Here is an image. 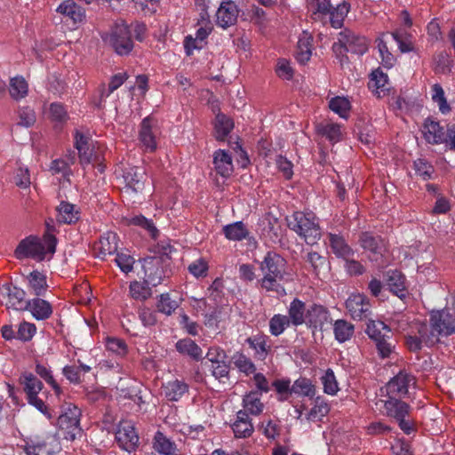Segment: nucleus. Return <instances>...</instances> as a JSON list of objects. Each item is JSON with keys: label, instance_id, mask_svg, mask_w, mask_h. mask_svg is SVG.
I'll list each match as a JSON object with an SVG mask.
<instances>
[{"label": "nucleus", "instance_id": "1", "mask_svg": "<svg viewBox=\"0 0 455 455\" xmlns=\"http://www.w3.org/2000/svg\"><path fill=\"white\" fill-rule=\"evenodd\" d=\"M262 277L259 283L267 291H275L278 295L285 294L283 283L291 280L287 272L286 260L278 253L268 251L259 263Z\"/></svg>", "mask_w": 455, "mask_h": 455}, {"label": "nucleus", "instance_id": "2", "mask_svg": "<svg viewBox=\"0 0 455 455\" xmlns=\"http://www.w3.org/2000/svg\"><path fill=\"white\" fill-rule=\"evenodd\" d=\"M287 221L288 227L307 244L313 245L321 238L318 220L313 212H295Z\"/></svg>", "mask_w": 455, "mask_h": 455}, {"label": "nucleus", "instance_id": "3", "mask_svg": "<svg viewBox=\"0 0 455 455\" xmlns=\"http://www.w3.org/2000/svg\"><path fill=\"white\" fill-rule=\"evenodd\" d=\"M56 248V238L52 234L44 236V242L37 237L29 236L23 239L15 250V256L19 259L31 258L42 261L45 254L54 253Z\"/></svg>", "mask_w": 455, "mask_h": 455}, {"label": "nucleus", "instance_id": "4", "mask_svg": "<svg viewBox=\"0 0 455 455\" xmlns=\"http://www.w3.org/2000/svg\"><path fill=\"white\" fill-rule=\"evenodd\" d=\"M163 249L162 255L147 257L141 261L145 282L153 286L161 283L164 277V267L169 263L168 254L172 251V248L167 245Z\"/></svg>", "mask_w": 455, "mask_h": 455}, {"label": "nucleus", "instance_id": "5", "mask_svg": "<svg viewBox=\"0 0 455 455\" xmlns=\"http://www.w3.org/2000/svg\"><path fill=\"white\" fill-rule=\"evenodd\" d=\"M385 414L387 417L394 418L400 428L407 435L414 430L413 420L410 417V406L397 399V397H390L384 402Z\"/></svg>", "mask_w": 455, "mask_h": 455}, {"label": "nucleus", "instance_id": "6", "mask_svg": "<svg viewBox=\"0 0 455 455\" xmlns=\"http://www.w3.org/2000/svg\"><path fill=\"white\" fill-rule=\"evenodd\" d=\"M196 6L203 12L201 14L202 26L197 29L195 38L187 37L186 48L188 53H190V49H200L203 46L204 39L210 35L212 29V26L209 20L208 11L211 7H215L211 0H196Z\"/></svg>", "mask_w": 455, "mask_h": 455}, {"label": "nucleus", "instance_id": "7", "mask_svg": "<svg viewBox=\"0 0 455 455\" xmlns=\"http://www.w3.org/2000/svg\"><path fill=\"white\" fill-rule=\"evenodd\" d=\"M75 146L79 153L82 164H98L100 172L104 171L101 165V150L95 148L92 140L83 133L76 132L75 135Z\"/></svg>", "mask_w": 455, "mask_h": 455}, {"label": "nucleus", "instance_id": "8", "mask_svg": "<svg viewBox=\"0 0 455 455\" xmlns=\"http://www.w3.org/2000/svg\"><path fill=\"white\" fill-rule=\"evenodd\" d=\"M205 358V365L211 371L212 375L224 382V379L228 378L229 373V365L227 363L228 356L225 350L217 346L211 347Z\"/></svg>", "mask_w": 455, "mask_h": 455}, {"label": "nucleus", "instance_id": "9", "mask_svg": "<svg viewBox=\"0 0 455 455\" xmlns=\"http://www.w3.org/2000/svg\"><path fill=\"white\" fill-rule=\"evenodd\" d=\"M412 328L416 333L408 335L406 338V346L411 351L420 350L423 344L430 347L438 342L437 336L433 331H429V326L427 323H415Z\"/></svg>", "mask_w": 455, "mask_h": 455}, {"label": "nucleus", "instance_id": "10", "mask_svg": "<svg viewBox=\"0 0 455 455\" xmlns=\"http://www.w3.org/2000/svg\"><path fill=\"white\" fill-rule=\"evenodd\" d=\"M430 327L439 339V336L455 333V314L449 310L433 312L430 316Z\"/></svg>", "mask_w": 455, "mask_h": 455}, {"label": "nucleus", "instance_id": "11", "mask_svg": "<svg viewBox=\"0 0 455 455\" xmlns=\"http://www.w3.org/2000/svg\"><path fill=\"white\" fill-rule=\"evenodd\" d=\"M21 288L5 283L0 287V304L14 310H25L28 300Z\"/></svg>", "mask_w": 455, "mask_h": 455}, {"label": "nucleus", "instance_id": "12", "mask_svg": "<svg viewBox=\"0 0 455 455\" xmlns=\"http://www.w3.org/2000/svg\"><path fill=\"white\" fill-rule=\"evenodd\" d=\"M416 379L414 376L405 371H401L386 386L387 393L390 397H403L414 388Z\"/></svg>", "mask_w": 455, "mask_h": 455}, {"label": "nucleus", "instance_id": "13", "mask_svg": "<svg viewBox=\"0 0 455 455\" xmlns=\"http://www.w3.org/2000/svg\"><path fill=\"white\" fill-rule=\"evenodd\" d=\"M81 411L78 407L68 404L65 411L58 419L59 427L67 432V438L75 439L81 433Z\"/></svg>", "mask_w": 455, "mask_h": 455}, {"label": "nucleus", "instance_id": "14", "mask_svg": "<svg viewBox=\"0 0 455 455\" xmlns=\"http://www.w3.org/2000/svg\"><path fill=\"white\" fill-rule=\"evenodd\" d=\"M116 439L119 446L126 451H132L139 443V435L134 423L131 420H122L117 426Z\"/></svg>", "mask_w": 455, "mask_h": 455}, {"label": "nucleus", "instance_id": "15", "mask_svg": "<svg viewBox=\"0 0 455 455\" xmlns=\"http://www.w3.org/2000/svg\"><path fill=\"white\" fill-rule=\"evenodd\" d=\"M158 129L156 122L151 117L142 120L139 132V140L146 151L153 152L157 147L156 136Z\"/></svg>", "mask_w": 455, "mask_h": 455}, {"label": "nucleus", "instance_id": "16", "mask_svg": "<svg viewBox=\"0 0 455 455\" xmlns=\"http://www.w3.org/2000/svg\"><path fill=\"white\" fill-rule=\"evenodd\" d=\"M346 308L354 320H362L370 313L371 305L365 295L354 293L347 299Z\"/></svg>", "mask_w": 455, "mask_h": 455}, {"label": "nucleus", "instance_id": "17", "mask_svg": "<svg viewBox=\"0 0 455 455\" xmlns=\"http://www.w3.org/2000/svg\"><path fill=\"white\" fill-rule=\"evenodd\" d=\"M145 171L140 167H129L124 172V193L132 196L144 189Z\"/></svg>", "mask_w": 455, "mask_h": 455}, {"label": "nucleus", "instance_id": "18", "mask_svg": "<svg viewBox=\"0 0 455 455\" xmlns=\"http://www.w3.org/2000/svg\"><path fill=\"white\" fill-rule=\"evenodd\" d=\"M111 44L119 55L128 54L133 44L131 39V33L127 26L118 25L111 35Z\"/></svg>", "mask_w": 455, "mask_h": 455}, {"label": "nucleus", "instance_id": "19", "mask_svg": "<svg viewBox=\"0 0 455 455\" xmlns=\"http://www.w3.org/2000/svg\"><path fill=\"white\" fill-rule=\"evenodd\" d=\"M53 442H55V438L51 435L36 436L26 442L24 451L27 455H52Z\"/></svg>", "mask_w": 455, "mask_h": 455}, {"label": "nucleus", "instance_id": "20", "mask_svg": "<svg viewBox=\"0 0 455 455\" xmlns=\"http://www.w3.org/2000/svg\"><path fill=\"white\" fill-rule=\"evenodd\" d=\"M238 16V9L231 0H223L216 12V23L222 28L235 25Z\"/></svg>", "mask_w": 455, "mask_h": 455}, {"label": "nucleus", "instance_id": "21", "mask_svg": "<svg viewBox=\"0 0 455 455\" xmlns=\"http://www.w3.org/2000/svg\"><path fill=\"white\" fill-rule=\"evenodd\" d=\"M361 246L369 251V259L372 261H379L385 251V243L379 237H375L370 233H362L359 237Z\"/></svg>", "mask_w": 455, "mask_h": 455}, {"label": "nucleus", "instance_id": "22", "mask_svg": "<svg viewBox=\"0 0 455 455\" xmlns=\"http://www.w3.org/2000/svg\"><path fill=\"white\" fill-rule=\"evenodd\" d=\"M339 42L345 48L347 52L362 55L368 48L367 40L365 37L357 36L353 32L345 30L339 33Z\"/></svg>", "mask_w": 455, "mask_h": 455}, {"label": "nucleus", "instance_id": "23", "mask_svg": "<svg viewBox=\"0 0 455 455\" xmlns=\"http://www.w3.org/2000/svg\"><path fill=\"white\" fill-rule=\"evenodd\" d=\"M329 323H331V316L326 307L316 304L308 307L305 324L313 329L323 330L324 325Z\"/></svg>", "mask_w": 455, "mask_h": 455}, {"label": "nucleus", "instance_id": "24", "mask_svg": "<svg viewBox=\"0 0 455 455\" xmlns=\"http://www.w3.org/2000/svg\"><path fill=\"white\" fill-rule=\"evenodd\" d=\"M421 132L429 144L437 145L443 142L445 132L440 124L434 119L427 118L424 121Z\"/></svg>", "mask_w": 455, "mask_h": 455}, {"label": "nucleus", "instance_id": "25", "mask_svg": "<svg viewBox=\"0 0 455 455\" xmlns=\"http://www.w3.org/2000/svg\"><path fill=\"white\" fill-rule=\"evenodd\" d=\"M59 13L70 20L74 25L82 23L85 19L84 10L73 0L62 2L56 10Z\"/></svg>", "mask_w": 455, "mask_h": 455}, {"label": "nucleus", "instance_id": "26", "mask_svg": "<svg viewBox=\"0 0 455 455\" xmlns=\"http://www.w3.org/2000/svg\"><path fill=\"white\" fill-rule=\"evenodd\" d=\"M213 164L218 174L222 177H229L233 171V162L230 154L223 149H219L214 152Z\"/></svg>", "mask_w": 455, "mask_h": 455}, {"label": "nucleus", "instance_id": "27", "mask_svg": "<svg viewBox=\"0 0 455 455\" xmlns=\"http://www.w3.org/2000/svg\"><path fill=\"white\" fill-rule=\"evenodd\" d=\"M368 85L377 97L385 96L389 89L387 75L379 68L372 71Z\"/></svg>", "mask_w": 455, "mask_h": 455}, {"label": "nucleus", "instance_id": "28", "mask_svg": "<svg viewBox=\"0 0 455 455\" xmlns=\"http://www.w3.org/2000/svg\"><path fill=\"white\" fill-rule=\"evenodd\" d=\"M26 310H28L36 320L48 319L52 314L51 304L43 299L28 300Z\"/></svg>", "mask_w": 455, "mask_h": 455}, {"label": "nucleus", "instance_id": "29", "mask_svg": "<svg viewBox=\"0 0 455 455\" xmlns=\"http://www.w3.org/2000/svg\"><path fill=\"white\" fill-rule=\"evenodd\" d=\"M28 289L30 293L44 296L48 289L46 275L38 270L30 272L27 276Z\"/></svg>", "mask_w": 455, "mask_h": 455}, {"label": "nucleus", "instance_id": "30", "mask_svg": "<svg viewBox=\"0 0 455 455\" xmlns=\"http://www.w3.org/2000/svg\"><path fill=\"white\" fill-rule=\"evenodd\" d=\"M235 436L237 438H246L251 435L254 431L252 423L245 411H239L236 419L232 426Z\"/></svg>", "mask_w": 455, "mask_h": 455}, {"label": "nucleus", "instance_id": "31", "mask_svg": "<svg viewBox=\"0 0 455 455\" xmlns=\"http://www.w3.org/2000/svg\"><path fill=\"white\" fill-rule=\"evenodd\" d=\"M308 307L299 299H294L288 307V318L293 326H299L307 322Z\"/></svg>", "mask_w": 455, "mask_h": 455}, {"label": "nucleus", "instance_id": "32", "mask_svg": "<svg viewBox=\"0 0 455 455\" xmlns=\"http://www.w3.org/2000/svg\"><path fill=\"white\" fill-rule=\"evenodd\" d=\"M188 391V386L179 379L167 382L163 386V394L169 401L177 402Z\"/></svg>", "mask_w": 455, "mask_h": 455}, {"label": "nucleus", "instance_id": "33", "mask_svg": "<svg viewBox=\"0 0 455 455\" xmlns=\"http://www.w3.org/2000/svg\"><path fill=\"white\" fill-rule=\"evenodd\" d=\"M118 248V236L114 232H108L102 235L97 245V250L100 257L111 255L116 252Z\"/></svg>", "mask_w": 455, "mask_h": 455}, {"label": "nucleus", "instance_id": "34", "mask_svg": "<svg viewBox=\"0 0 455 455\" xmlns=\"http://www.w3.org/2000/svg\"><path fill=\"white\" fill-rule=\"evenodd\" d=\"M329 242L333 253L345 259L353 258L354 251L348 244L346 243L344 239L337 235L330 234Z\"/></svg>", "mask_w": 455, "mask_h": 455}, {"label": "nucleus", "instance_id": "35", "mask_svg": "<svg viewBox=\"0 0 455 455\" xmlns=\"http://www.w3.org/2000/svg\"><path fill=\"white\" fill-rule=\"evenodd\" d=\"M349 10L350 4L346 1L341 2L335 8L331 6L328 14L331 25L334 28H340L343 26L345 18L347 16Z\"/></svg>", "mask_w": 455, "mask_h": 455}, {"label": "nucleus", "instance_id": "36", "mask_svg": "<svg viewBox=\"0 0 455 455\" xmlns=\"http://www.w3.org/2000/svg\"><path fill=\"white\" fill-rule=\"evenodd\" d=\"M153 446L162 455H172L176 451L175 443L160 431L155 434Z\"/></svg>", "mask_w": 455, "mask_h": 455}, {"label": "nucleus", "instance_id": "37", "mask_svg": "<svg viewBox=\"0 0 455 455\" xmlns=\"http://www.w3.org/2000/svg\"><path fill=\"white\" fill-rule=\"evenodd\" d=\"M9 93L15 100H21L28 95V84L23 76H16L10 79Z\"/></svg>", "mask_w": 455, "mask_h": 455}, {"label": "nucleus", "instance_id": "38", "mask_svg": "<svg viewBox=\"0 0 455 455\" xmlns=\"http://www.w3.org/2000/svg\"><path fill=\"white\" fill-rule=\"evenodd\" d=\"M333 332L337 341L339 343L349 340L355 332V326L351 323L339 319L333 324Z\"/></svg>", "mask_w": 455, "mask_h": 455}, {"label": "nucleus", "instance_id": "39", "mask_svg": "<svg viewBox=\"0 0 455 455\" xmlns=\"http://www.w3.org/2000/svg\"><path fill=\"white\" fill-rule=\"evenodd\" d=\"M175 347L178 352L182 355H187L195 360H200L203 356L201 347L190 339H183L179 340Z\"/></svg>", "mask_w": 455, "mask_h": 455}, {"label": "nucleus", "instance_id": "40", "mask_svg": "<svg viewBox=\"0 0 455 455\" xmlns=\"http://www.w3.org/2000/svg\"><path fill=\"white\" fill-rule=\"evenodd\" d=\"M20 379L27 398L38 395L43 388V383L31 372L22 373Z\"/></svg>", "mask_w": 455, "mask_h": 455}, {"label": "nucleus", "instance_id": "41", "mask_svg": "<svg viewBox=\"0 0 455 455\" xmlns=\"http://www.w3.org/2000/svg\"><path fill=\"white\" fill-rule=\"evenodd\" d=\"M316 130L320 134L325 136L331 142H338L342 138L341 127L330 121L319 123L316 125Z\"/></svg>", "mask_w": 455, "mask_h": 455}, {"label": "nucleus", "instance_id": "42", "mask_svg": "<svg viewBox=\"0 0 455 455\" xmlns=\"http://www.w3.org/2000/svg\"><path fill=\"white\" fill-rule=\"evenodd\" d=\"M234 127L233 121L223 114H218L214 123L215 137L219 140H224Z\"/></svg>", "mask_w": 455, "mask_h": 455}, {"label": "nucleus", "instance_id": "43", "mask_svg": "<svg viewBox=\"0 0 455 455\" xmlns=\"http://www.w3.org/2000/svg\"><path fill=\"white\" fill-rule=\"evenodd\" d=\"M223 233L228 240L241 241L247 237L249 231L242 221L224 226Z\"/></svg>", "mask_w": 455, "mask_h": 455}, {"label": "nucleus", "instance_id": "44", "mask_svg": "<svg viewBox=\"0 0 455 455\" xmlns=\"http://www.w3.org/2000/svg\"><path fill=\"white\" fill-rule=\"evenodd\" d=\"M57 218L60 222L71 224L78 220L79 212L76 209V205L61 202L58 207Z\"/></svg>", "mask_w": 455, "mask_h": 455}, {"label": "nucleus", "instance_id": "45", "mask_svg": "<svg viewBox=\"0 0 455 455\" xmlns=\"http://www.w3.org/2000/svg\"><path fill=\"white\" fill-rule=\"evenodd\" d=\"M330 411L329 404L321 397H317L315 404L307 415V419L312 422L321 421Z\"/></svg>", "mask_w": 455, "mask_h": 455}, {"label": "nucleus", "instance_id": "46", "mask_svg": "<svg viewBox=\"0 0 455 455\" xmlns=\"http://www.w3.org/2000/svg\"><path fill=\"white\" fill-rule=\"evenodd\" d=\"M251 347L255 350L256 355L260 360H265L270 346L268 345V338L264 335H256L248 339Z\"/></svg>", "mask_w": 455, "mask_h": 455}, {"label": "nucleus", "instance_id": "47", "mask_svg": "<svg viewBox=\"0 0 455 455\" xmlns=\"http://www.w3.org/2000/svg\"><path fill=\"white\" fill-rule=\"evenodd\" d=\"M311 53V36L304 32L298 41L297 60L300 63H305L310 59Z\"/></svg>", "mask_w": 455, "mask_h": 455}, {"label": "nucleus", "instance_id": "48", "mask_svg": "<svg viewBox=\"0 0 455 455\" xmlns=\"http://www.w3.org/2000/svg\"><path fill=\"white\" fill-rule=\"evenodd\" d=\"M329 108L341 118L347 119L349 116L351 104L347 98L336 96L329 100Z\"/></svg>", "mask_w": 455, "mask_h": 455}, {"label": "nucleus", "instance_id": "49", "mask_svg": "<svg viewBox=\"0 0 455 455\" xmlns=\"http://www.w3.org/2000/svg\"><path fill=\"white\" fill-rule=\"evenodd\" d=\"M389 332L390 328L382 321L369 320L367 323L366 333L374 341L387 337Z\"/></svg>", "mask_w": 455, "mask_h": 455}, {"label": "nucleus", "instance_id": "50", "mask_svg": "<svg viewBox=\"0 0 455 455\" xmlns=\"http://www.w3.org/2000/svg\"><path fill=\"white\" fill-rule=\"evenodd\" d=\"M307 3L315 20L326 18L331 8L329 0H307Z\"/></svg>", "mask_w": 455, "mask_h": 455}, {"label": "nucleus", "instance_id": "51", "mask_svg": "<svg viewBox=\"0 0 455 455\" xmlns=\"http://www.w3.org/2000/svg\"><path fill=\"white\" fill-rule=\"evenodd\" d=\"M291 324L287 315L276 314L269 320V331L273 336L281 335Z\"/></svg>", "mask_w": 455, "mask_h": 455}, {"label": "nucleus", "instance_id": "52", "mask_svg": "<svg viewBox=\"0 0 455 455\" xmlns=\"http://www.w3.org/2000/svg\"><path fill=\"white\" fill-rule=\"evenodd\" d=\"M291 392L312 398L315 395V387L311 380L306 378L298 379L291 387Z\"/></svg>", "mask_w": 455, "mask_h": 455}, {"label": "nucleus", "instance_id": "53", "mask_svg": "<svg viewBox=\"0 0 455 455\" xmlns=\"http://www.w3.org/2000/svg\"><path fill=\"white\" fill-rule=\"evenodd\" d=\"M148 283L133 281L130 283L129 292L132 299L137 300H146L151 296V289Z\"/></svg>", "mask_w": 455, "mask_h": 455}, {"label": "nucleus", "instance_id": "54", "mask_svg": "<svg viewBox=\"0 0 455 455\" xmlns=\"http://www.w3.org/2000/svg\"><path fill=\"white\" fill-rule=\"evenodd\" d=\"M243 407L253 415H259L263 411V403L260 402L259 395L251 392L246 395L243 400Z\"/></svg>", "mask_w": 455, "mask_h": 455}, {"label": "nucleus", "instance_id": "55", "mask_svg": "<svg viewBox=\"0 0 455 455\" xmlns=\"http://www.w3.org/2000/svg\"><path fill=\"white\" fill-rule=\"evenodd\" d=\"M235 366L245 375L255 373L256 367L252 361L243 354H235L233 356Z\"/></svg>", "mask_w": 455, "mask_h": 455}, {"label": "nucleus", "instance_id": "56", "mask_svg": "<svg viewBox=\"0 0 455 455\" xmlns=\"http://www.w3.org/2000/svg\"><path fill=\"white\" fill-rule=\"evenodd\" d=\"M156 307L159 312L170 315L179 307V302L172 299L169 293H164L160 295Z\"/></svg>", "mask_w": 455, "mask_h": 455}, {"label": "nucleus", "instance_id": "57", "mask_svg": "<svg viewBox=\"0 0 455 455\" xmlns=\"http://www.w3.org/2000/svg\"><path fill=\"white\" fill-rule=\"evenodd\" d=\"M387 284L392 292L397 297L405 296L404 277L399 272H393L388 278Z\"/></svg>", "mask_w": 455, "mask_h": 455}, {"label": "nucleus", "instance_id": "58", "mask_svg": "<svg viewBox=\"0 0 455 455\" xmlns=\"http://www.w3.org/2000/svg\"><path fill=\"white\" fill-rule=\"evenodd\" d=\"M321 381L324 393L333 395L339 391V385L331 369L325 371L324 374L321 378Z\"/></svg>", "mask_w": 455, "mask_h": 455}, {"label": "nucleus", "instance_id": "59", "mask_svg": "<svg viewBox=\"0 0 455 455\" xmlns=\"http://www.w3.org/2000/svg\"><path fill=\"white\" fill-rule=\"evenodd\" d=\"M392 37L397 43L398 48L401 52H412L414 47L411 41V36L406 32H399L395 31L392 34Z\"/></svg>", "mask_w": 455, "mask_h": 455}, {"label": "nucleus", "instance_id": "60", "mask_svg": "<svg viewBox=\"0 0 455 455\" xmlns=\"http://www.w3.org/2000/svg\"><path fill=\"white\" fill-rule=\"evenodd\" d=\"M36 372L42 379H44L47 384H49L52 387V389L54 390L56 395L60 394L61 388L59 386V384L56 382V380L54 379L50 368L46 367L44 364L36 363Z\"/></svg>", "mask_w": 455, "mask_h": 455}, {"label": "nucleus", "instance_id": "61", "mask_svg": "<svg viewBox=\"0 0 455 455\" xmlns=\"http://www.w3.org/2000/svg\"><path fill=\"white\" fill-rule=\"evenodd\" d=\"M385 36L386 35L383 34L381 37L377 39L378 49L381 57L382 64L386 68H390L395 65V58L387 49V43L383 39Z\"/></svg>", "mask_w": 455, "mask_h": 455}, {"label": "nucleus", "instance_id": "62", "mask_svg": "<svg viewBox=\"0 0 455 455\" xmlns=\"http://www.w3.org/2000/svg\"><path fill=\"white\" fill-rule=\"evenodd\" d=\"M208 268V262L204 259L199 258L189 264L188 270L195 277L200 278L207 275Z\"/></svg>", "mask_w": 455, "mask_h": 455}, {"label": "nucleus", "instance_id": "63", "mask_svg": "<svg viewBox=\"0 0 455 455\" xmlns=\"http://www.w3.org/2000/svg\"><path fill=\"white\" fill-rule=\"evenodd\" d=\"M19 120L18 124L26 128L31 127L34 125L36 120L35 111L28 108L24 107L19 110Z\"/></svg>", "mask_w": 455, "mask_h": 455}, {"label": "nucleus", "instance_id": "64", "mask_svg": "<svg viewBox=\"0 0 455 455\" xmlns=\"http://www.w3.org/2000/svg\"><path fill=\"white\" fill-rule=\"evenodd\" d=\"M275 72L278 77L283 80H291L294 74L291 62L286 59H280L277 60Z\"/></svg>", "mask_w": 455, "mask_h": 455}]
</instances>
